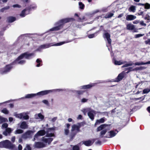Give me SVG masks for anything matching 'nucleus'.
Segmentation results:
<instances>
[{
	"mask_svg": "<svg viewBox=\"0 0 150 150\" xmlns=\"http://www.w3.org/2000/svg\"><path fill=\"white\" fill-rule=\"evenodd\" d=\"M111 129L110 125L103 124L101 125L97 129V131H102L100 133V138L106 137L110 138L115 136L117 132L112 130L109 131Z\"/></svg>",
	"mask_w": 150,
	"mask_h": 150,
	"instance_id": "nucleus-1",
	"label": "nucleus"
},
{
	"mask_svg": "<svg viewBox=\"0 0 150 150\" xmlns=\"http://www.w3.org/2000/svg\"><path fill=\"white\" fill-rule=\"evenodd\" d=\"M54 130V128H51L48 129L47 131V134L46 135V136L43 137L42 138V141L44 142L45 143L40 142H35V143L34 146L36 148H42L45 146L46 145L45 143H48V144H49L51 143L53 139L51 138H47L46 137L54 136V135L53 133H50L51 131H53Z\"/></svg>",
	"mask_w": 150,
	"mask_h": 150,
	"instance_id": "nucleus-2",
	"label": "nucleus"
},
{
	"mask_svg": "<svg viewBox=\"0 0 150 150\" xmlns=\"http://www.w3.org/2000/svg\"><path fill=\"white\" fill-rule=\"evenodd\" d=\"M34 54L33 53H23L19 56L13 62V64H23L25 63V61L24 60H22V59L24 58L27 59H29Z\"/></svg>",
	"mask_w": 150,
	"mask_h": 150,
	"instance_id": "nucleus-3",
	"label": "nucleus"
},
{
	"mask_svg": "<svg viewBox=\"0 0 150 150\" xmlns=\"http://www.w3.org/2000/svg\"><path fill=\"white\" fill-rule=\"evenodd\" d=\"M74 19L72 18H66L59 21L57 23V24L58 26L53 28L50 29L51 31H57L60 29L62 25L64 23L72 21Z\"/></svg>",
	"mask_w": 150,
	"mask_h": 150,
	"instance_id": "nucleus-4",
	"label": "nucleus"
},
{
	"mask_svg": "<svg viewBox=\"0 0 150 150\" xmlns=\"http://www.w3.org/2000/svg\"><path fill=\"white\" fill-rule=\"evenodd\" d=\"M14 147V145L8 140H6L0 142V147L12 149Z\"/></svg>",
	"mask_w": 150,
	"mask_h": 150,
	"instance_id": "nucleus-5",
	"label": "nucleus"
},
{
	"mask_svg": "<svg viewBox=\"0 0 150 150\" xmlns=\"http://www.w3.org/2000/svg\"><path fill=\"white\" fill-rule=\"evenodd\" d=\"M83 112L86 115L87 112H88V115L89 117L93 120L94 119V116L96 114L95 111L90 108H87L83 109Z\"/></svg>",
	"mask_w": 150,
	"mask_h": 150,
	"instance_id": "nucleus-6",
	"label": "nucleus"
},
{
	"mask_svg": "<svg viewBox=\"0 0 150 150\" xmlns=\"http://www.w3.org/2000/svg\"><path fill=\"white\" fill-rule=\"evenodd\" d=\"M13 64L12 63L11 64L7 65L1 69L0 70V73L2 74H4L9 72L13 67L12 66Z\"/></svg>",
	"mask_w": 150,
	"mask_h": 150,
	"instance_id": "nucleus-7",
	"label": "nucleus"
},
{
	"mask_svg": "<svg viewBox=\"0 0 150 150\" xmlns=\"http://www.w3.org/2000/svg\"><path fill=\"white\" fill-rule=\"evenodd\" d=\"M14 115L16 117L21 119H23L25 120H28L29 118L27 113L24 112L19 114L15 113Z\"/></svg>",
	"mask_w": 150,
	"mask_h": 150,
	"instance_id": "nucleus-8",
	"label": "nucleus"
},
{
	"mask_svg": "<svg viewBox=\"0 0 150 150\" xmlns=\"http://www.w3.org/2000/svg\"><path fill=\"white\" fill-rule=\"evenodd\" d=\"M62 90V89H57L56 90H46L44 91H42L36 93L37 95H40V96H43L44 95H45L49 93H50L52 92L53 91H60Z\"/></svg>",
	"mask_w": 150,
	"mask_h": 150,
	"instance_id": "nucleus-9",
	"label": "nucleus"
},
{
	"mask_svg": "<svg viewBox=\"0 0 150 150\" xmlns=\"http://www.w3.org/2000/svg\"><path fill=\"white\" fill-rule=\"evenodd\" d=\"M80 127L79 125H74L72 126L71 132L74 136L79 132Z\"/></svg>",
	"mask_w": 150,
	"mask_h": 150,
	"instance_id": "nucleus-10",
	"label": "nucleus"
},
{
	"mask_svg": "<svg viewBox=\"0 0 150 150\" xmlns=\"http://www.w3.org/2000/svg\"><path fill=\"white\" fill-rule=\"evenodd\" d=\"M45 132L44 130H42L38 131L34 135L33 141H34L36 139L38 138L39 137L42 136L45 134Z\"/></svg>",
	"mask_w": 150,
	"mask_h": 150,
	"instance_id": "nucleus-11",
	"label": "nucleus"
},
{
	"mask_svg": "<svg viewBox=\"0 0 150 150\" xmlns=\"http://www.w3.org/2000/svg\"><path fill=\"white\" fill-rule=\"evenodd\" d=\"M95 141L94 139H92L91 140L83 141L82 143V144H84L86 146H90L93 144Z\"/></svg>",
	"mask_w": 150,
	"mask_h": 150,
	"instance_id": "nucleus-12",
	"label": "nucleus"
},
{
	"mask_svg": "<svg viewBox=\"0 0 150 150\" xmlns=\"http://www.w3.org/2000/svg\"><path fill=\"white\" fill-rule=\"evenodd\" d=\"M35 132L34 131H28L24 134L23 137L25 138L31 137Z\"/></svg>",
	"mask_w": 150,
	"mask_h": 150,
	"instance_id": "nucleus-13",
	"label": "nucleus"
},
{
	"mask_svg": "<svg viewBox=\"0 0 150 150\" xmlns=\"http://www.w3.org/2000/svg\"><path fill=\"white\" fill-rule=\"evenodd\" d=\"M104 37L105 38L108 43V44L110 45L111 42V40L110 39V35L108 33H105L104 34Z\"/></svg>",
	"mask_w": 150,
	"mask_h": 150,
	"instance_id": "nucleus-14",
	"label": "nucleus"
},
{
	"mask_svg": "<svg viewBox=\"0 0 150 150\" xmlns=\"http://www.w3.org/2000/svg\"><path fill=\"white\" fill-rule=\"evenodd\" d=\"M113 63L115 65H120L126 63V62L123 60H115Z\"/></svg>",
	"mask_w": 150,
	"mask_h": 150,
	"instance_id": "nucleus-15",
	"label": "nucleus"
},
{
	"mask_svg": "<svg viewBox=\"0 0 150 150\" xmlns=\"http://www.w3.org/2000/svg\"><path fill=\"white\" fill-rule=\"evenodd\" d=\"M125 73L124 72H122L119 74L117 77V79L116 81L118 82L121 80L124 77L125 75Z\"/></svg>",
	"mask_w": 150,
	"mask_h": 150,
	"instance_id": "nucleus-16",
	"label": "nucleus"
},
{
	"mask_svg": "<svg viewBox=\"0 0 150 150\" xmlns=\"http://www.w3.org/2000/svg\"><path fill=\"white\" fill-rule=\"evenodd\" d=\"M12 130L11 128H8L3 132V134L5 136H7L8 135H9Z\"/></svg>",
	"mask_w": 150,
	"mask_h": 150,
	"instance_id": "nucleus-17",
	"label": "nucleus"
},
{
	"mask_svg": "<svg viewBox=\"0 0 150 150\" xmlns=\"http://www.w3.org/2000/svg\"><path fill=\"white\" fill-rule=\"evenodd\" d=\"M35 118L36 119H40L41 120H42L44 118V116L41 113H39L36 114L35 115Z\"/></svg>",
	"mask_w": 150,
	"mask_h": 150,
	"instance_id": "nucleus-18",
	"label": "nucleus"
},
{
	"mask_svg": "<svg viewBox=\"0 0 150 150\" xmlns=\"http://www.w3.org/2000/svg\"><path fill=\"white\" fill-rule=\"evenodd\" d=\"M105 121V118L104 117L102 118L99 120H97L95 124V125H99L100 123H103Z\"/></svg>",
	"mask_w": 150,
	"mask_h": 150,
	"instance_id": "nucleus-19",
	"label": "nucleus"
},
{
	"mask_svg": "<svg viewBox=\"0 0 150 150\" xmlns=\"http://www.w3.org/2000/svg\"><path fill=\"white\" fill-rule=\"evenodd\" d=\"M20 127L22 129H25L27 128L28 127V125L25 122L23 121L21 122Z\"/></svg>",
	"mask_w": 150,
	"mask_h": 150,
	"instance_id": "nucleus-20",
	"label": "nucleus"
},
{
	"mask_svg": "<svg viewBox=\"0 0 150 150\" xmlns=\"http://www.w3.org/2000/svg\"><path fill=\"white\" fill-rule=\"evenodd\" d=\"M36 96V93L29 94L26 95L24 97H23L22 98H30L35 97Z\"/></svg>",
	"mask_w": 150,
	"mask_h": 150,
	"instance_id": "nucleus-21",
	"label": "nucleus"
},
{
	"mask_svg": "<svg viewBox=\"0 0 150 150\" xmlns=\"http://www.w3.org/2000/svg\"><path fill=\"white\" fill-rule=\"evenodd\" d=\"M50 46L49 44H46L42 45L37 50L38 51H40L42 49L46 48L49 47Z\"/></svg>",
	"mask_w": 150,
	"mask_h": 150,
	"instance_id": "nucleus-22",
	"label": "nucleus"
},
{
	"mask_svg": "<svg viewBox=\"0 0 150 150\" xmlns=\"http://www.w3.org/2000/svg\"><path fill=\"white\" fill-rule=\"evenodd\" d=\"M150 64V61H148L146 62H137L135 63V64L137 65H144L146 64Z\"/></svg>",
	"mask_w": 150,
	"mask_h": 150,
	"instance_id": "nucleus-23",
	"label": "nucleus"
},
{
	"mask_svg": "<svg viewBox=\"0 0 150 150\" xmlns=\"http://www.w3.org/2000/svg\"><path fill=\"white\" fill-rule=\"evenodd\" d=\"M93 85L92 84H88L86 85H84L81 86V88L82 89H87L91 88L93 86Z\"/></svg>",
	"mask_w": 150,
	"mask_h": 150,
	"instance_id": "nucleus-24",
	"label": "nucleus"
},
{
	"mask_svg": "<svg viewBox=\"0 0 150 150\" xmlns=\"http://www.w3.org/2000/svg\"><path fill=\"white\" fill-rule=\"evenodd\" d=\"M8 121L7 119L2 117L0 116V124Z\"/></svg>",
	"mask_w": 150,
	"mask_h": 150,
	"instance_id": "nucleus-25",
	"label": "nucleus"
},
{
	"mask_svg": "<svg viewBox=\"0 0 150 150\" xmlns=\"http://www.w3.org/2000/svg\"><path fill=\"white\" fill-rule=\"evenodd\" d=\"M28 9L27 8L23 10L20 14V16L21 17H25L26 14L25 13V12Z\"/></svg>",
	"mask_w": 150,
	"mask_h": 150,
	"instance_id": "nucleus-26",
	"label": "nucleus"
},
{
	"mask_svg": "<svg viewBox=\"0 0 150 150\" xmlns=\"http://www.w3.org/2000/svg\"><path fill=\"white\" fill-rule=\"evenodd\" d=\"M16 20L15 18L13 17H10L8 18V22H12Z\"/></svg>",
	"mask_w": 150,
	"mask_h": 150,
	"instance_id": "nucleus-27",
	"label": "nucleus"
},
{
	"mask_svg": "<svg viewBox=\"0 0 150 150\" xmlns=\"http://www.w3.org/2000/svg\"><path fill=\"white\" fill-rule=\"evenodd\" d=\"M113 15V14L112 13H109L106 14L104 16L105 18H109L112 17Z\"/></svg>",
	"mask_w": 150,
	"mask_h": 150,
	"instance_id": "nucleus-28",
	"label": "nucleus"
},
{
	"mask_svg": "<svg viewBox=\"0 0 150 150\" xmlns=\"http://www.w3.org/2000/svg\"><path fill=\"white\" fill-rule=\"evenodd\" d=\"M23 130L21 129H18L16 130L15 132V134H21L23 132Z\"/></svg>",
	"mask_w": 150,
	"mask_h": 150,
	"instance_id": "nucleus-29",
	"label": "nucleus"
},
{
	"mask_svg": "<svg viewBox=\"0 0 150 150\" xmlns=\"http://www.w3.org/2000/svg\"><path fill=\"white\" fill-rule=\"evenodd\" d=\"M9 6H7L4 8H1L0 10V11L1 12H4L5 10L8 9L9 8Z\"/></svg>",
	"mask_w": 150,
	"mask_h": 150,
	"instance_id": "nucleus-30",
	"label": "nucleus"
},
{
	"mask_svg": "<svg viewBox=\"0 0 150 150\" xmlns=\"http://www.w3.org/2000/svg\"><path fill=\"white\" fill-rule=\"evenodd\" d=\"M150 91V89L149 88H146L144 89L143 90V93H148Z\"/></svg>",
	"mask_w": 150,
	"mask_h": 150,
	"instance_id": "nucleus-31",
	"label": "nucleus"
},
{
	"mask_svg": "<svg viewBox=\"0 0 150 150\" xmlns=\"http://www.w3.org/2000/svg\"><path fill=\"white\" fill-rule=\"evenodd\" d=\"M68 42H60L59 43H57V44H54L53 45H52V46H59L62 45V44H64V43H67Z\"/></svg>",
	"mask_w": 150,
	"mask_h": 150,
	"instance_id": "nucleus-32",
	"label": "nucleus"
},
{
	"mask_svg": "<svg viewBox=\"0 0 150 150\" xmlns=\"http://www.w3.org/2000/svg\"><path fill=\"white\" fill-rule=\"evenodd\" d=\"M144 8L146 9H149L150 8V4L148 3H146L145 4Z\"/></svg>",
	"mask_w": 150,
	"mask_h": 150,
	"instance_id": "nucleus-33",
	"label": "nucleus"
},
{
	"mask_svg": "<svg viewBox=\"0 0 150 150\" xmlns=\"http://www.w3.org/2000/svg\"><path fill=\"white\" fill-rule=\"evenodd\" d=\"M8 127V124L6 123H4L2 124L1 126V128L2 129L4 128L6 129Z\"/></svg>",
	"mask_w": 150,
	"mask_h": 150,
	"instance_id": "nucleus-34",
	"label": "nucleus"
},
{
	"mask_svg": "<svg viewBox=\"0 0 150 150\" xmlns=\"http://www.w3.org/2000/svg\"><path fill=\"white\" fill-rule=\"evenodd\" d=\"M79 6L80 9H83L84 8V5L82 2H80L79 3Z\"/></svg>",
	"mask_w": 150,
	"mask_h": 150,
	"instance_id": "nucleus-35",
	"label": "nucleus"
},
{
	"mask_svg": "<svg viewBox=\"0 0 150 150\" xmlns=\"http://www.w3.org/2000/svg\"><path fill=\"white\" fill-rule=\"evenodd\" d=\"M1 112L5 114H7L8 113V111L5 108L2 110H1Z\"/></svg>",
	"mask_w": 150,
	"mask_h": 150,
	"instance_id": "nucleus-36",
	"label": "nucleus"
},
{
	"mask_svg": "<svg viewBox=\"0 0 150 150\" xmlns=\"http://www.w3.org/2000/svg\"><path fill=\"white\" fill-rule=\"evenodd\" d=\"M42 61L40 60L39 59H37L36 60V62L38 63V64L37 65L36 67H40V62H41Z\"/></svg>",
	"mask_w": 150,
	"mask_h": 150,
	"instance_id": "nucleus-37",
	"label": "nucleus"
},
{
	"mask_svg": "<svg viewBox=\"0 0 150 150\" xmlns=\"http://www.w3.org/2000/svg\"><path fill=\"white\" fill-rule=\"evenodd\" d=\"M144 18L145 20H146L148 21L147 22H150V16H149L148 15H146V17Z\"/></svg>",
	"mask_w": 150,
	"mask_h": 150,
	"instance_id": "nucleus-38",
	"label": "nucleus"
},
{
	"mask_svg": "<svg viewBox=\"0 0 150 150\" xmlns=\"http://www.w3.org/2000/svg\"><path fill=\"white\" fill-rule=\"evenodd\" d=\"M96 33H93V34H90L88 35V38H91L93 37H94L95 35H96Z\"/></svg>",
	"mask_w": 150,
	"mask_h": 150,
	"instance_id": "nucleus-39",
	"label": "nucleus"
},
{
	"mask_svg": "<svg viewBox=\"0 0 150 150\" xmlns=\"http://www.w3.org/2000/svg\"><path fill=\"white\" fill-rule=\"evenodd\" d=\"M36 8V6L35 5L31 6L29 8H27L28 10H30V9H34Z\"/></svg>",
	"mask_w": 150,
	"mask_h": 150,
	"instance_id": "nucleus-40",
	"label": "nucleus"
},
{
	"mask_svg": "<svg viewBox=\"0 0 150 150\" xmlns=\"http://www.w3.org/2000/svg\"><path fill=\"white\" fill-rule=\"evenodd\" d=\"M144 43L146 45H150V39H148L144 41Z\"/></svg>",
	"mask_w": 150,
	"mask_h": 150,
	"instance_id": "nucleus-41",
	"label": "nucleus"
},
{
	"mask_svg": "<svg viewBox=\"0 0 150 150\" xmlns=\"http://www.w3.org/2000/svg\"><path fill=\"white\" fill-rule=\"evenodd\" d=\"M42 102L47 105H49V103L48 100H44L42 101Z\"/></svg>",
	"mask_w": 150,
	"mask_h": 150,
	"instance_id": "nucleus-42",
	"label": "nucleus"
},
{
	"mask_svg": "<svg viewBox=\"0 0 150 150\" xmlns=\"http://www.w3.org/2000/svg\"><path fill=\"white\" fill-rule=\"evenodd\" d=\"M139 23L140 25L144 26H146V24L144 23V21H140Z\"/></svg>",
	"mask_w": 150,
	"mask_h": 150,
	"instance_id": "nucleus-43",
	"label": "nucleus"
},
{
	"mask_svg": "<svg viewBox=\"0 0 150 150\" xmlns=\"http://www.w3.org/2000/svg\"><path fill=\"white\" fill-rule=\"evenodd\" d=\"M126 20L127 21H131V15H128L126 16Z\"/></svg>",
	"mask_w": 150,
	"mask_h": 150,
	"instance_id": "nucleus-44",
	"label": "nucleus"
},
{
	"mask_svg": "<svg viewBox=\"0 0 150 150\" xmlns=\"http://www.w3.org/2000/svg\"><path fill=\"white\" fill-rule=\"evenodd\" d=\"M144 35V34H136L135 35V38H138L140 37H142Z\"/></svg>",
	"mask_w": 150,
	"mask_h": 150,
	"instance_id": "nucleus-45",
	"label": "nucleus"
},
{
	"mask_svg": "<svg viewBox=\"0 0 150 150\" xmlns=\"http://www.w3.org/2000/svg\"><path fill=\"white\" fill-rule=\"evenodd\" d=\"M131 65V64L130 63H126L123 65L122 66V67H128L129 66H130Z\"/></svg>",
	"mask_w": 150,
	"mask_h": 150,
	"instance_id": "nucleus-46",
	"label": "nucleus"
},
{
	"mask_svg": "<svg viewBox=\"0 0 150 150\" xmlns=\"http://www.w3.org/2000/svg\"><path fill=\"white\" fill-rule=\"evenodd\" d=\"M73 150H79V147L77 145L74 146L73 148Z\"/></svg>",
	"mask_w": 150,
	"mask_h": 150,
	"instance_id": "nucleus-47",
	"label": "nucleus"
},
{
	"mask_svg": "<svg viewBox=\"0 0 150 150\" xmlns=\"http://www.w3.org/2000/svg\"><path fill=\"white\" fill-rule=\"evenodd\" d=\"M127 29L128 30H130L131 29V25L130 24H128L127 25Z\"/></svg>",
	"mask_w": 150,
	"mask_h": 150,
	"instance_id": "nucleus-48",
	"label": "nucleus"
},
{
	"mask_svg": "<svg viewBox=\"0 0 150 150\" xmlns=\"http://www.w3.org/2000/svg\"><path fill=\"white\" fill-rule=\"evenodd\" d=\"M13 7L14 8L17 7V8H20L21 7V6L18 4L14 5L13 6Z\"/></svg>",
	"mask_w": 150,
	"mask_h": 150,
	"instance_id": "nucleus-49",
	"label": "nucleus"
},
{
	"mask_svg": "<svg viewBox=\"0 0 150 150\" xmlns=\"http://www.w3.org/2000/svg\"><path fill=\"white\" fill-rule=\"evenodd\" d=\"M74 92H76L78 94H81L83 93V92L82 91H75Z\"/></svg>",
	"mask_w": 150,
	"mask_h": 150,
	"instance_id": "nucleus-50",
	"label": "nucleus"
},
{
	"mask_svg": "<svg viewBox=\"0 0 150 150\" xmlns=\"http://www.w3.org/2000/svg\"><path fill=\"white\" fill-rule=\"evenodd\" d=\"M69 131L68 129H66L64 130L65 134L66 135H67L69 133Z\"/></svg>",
	"mask_w": 150,
	"mask_h": 150,
	"instance_id": "nucleus-51",
	"label": "nucleus"
},
{
	"mask_svg": "<svg viewBox=\"0 0 150 150\" xmlns=\"http://www.w3.org/2000/svg\"><path fill=\"white\" fill-rule=\"evenodd\" d=\"M87 99L85 98H83L81 99V102L82 103H84L87 102Z\"/></svg>",
	"mask_w": 150,
	"mask_h": 150,
	"instance_id": "nucleus-52",
	"label": "nucleus"
},
{
	"mask_svg": "<svg viewBox=\"0 0 150 150\" xmlns=\"http://www.w3.org/2000/svg\"><path fill=\"white\" fill-rule=\"evenodd\" d=\"M135 6H132V12H134L135 11Z\"/></svg>",
	"mask_w": 150,
	"mask_h": 150,
	"instance_id": "nucleus-53",
	"label": "nucleus"
},
{
	"mask_svg": "<svg viewBox=\"0 0 150 150\" xmlns=\"http://www.w3.org/2000/svg\"><path fill=\"white\" fill-rule=\"evenodd\" d=\"M57 117H54L52 119H51V121L52 122H55L56 120L57 119Z\"/></svg>",
	"mask_w": 150,
	"mask_h": 150,
	"instance_id": "nucleus-54",
	"label": "nucleus"
},
{
	"mask_svg": "<svg viewBox=\"0 0 150 150\" xmlns=\"http://www.w3.org/2000/svg\"><path fill=\"white\" fill-rule=\"evenodd\" d=\"M26 148L28 150H31V147L29 145H27L26 146Z\"/></svg>",
	"mask_w": 150,
	"mask_h": 150,
	"instance_id": "nucleus-55",
	"label": "nucleus"
},
{
	"mask_svg": "<svg viewBox=\"0 0 150 150\" xmlns=\"http://www.w3.org/2000/svg\"><path fill=\"white\" fill-rule=\"evenodd\" d=\"M139 23V21L138 20H135L133 22V23L134 24H137Z\"/></svg>",
	"mask_w": 150,
	"mask_h": 150,
	"instance_id": "nucleus-56",
	"label": "nucleus"
},
{
	"mask_svg": "<svg viewBox=\"0 0 150 150\" xmlns=\"http://www.w3.org/2000/svg\"><path fill=\"white\" fill-rule=\"evenodd\" d=\"M22 146L20 144L18 146V150H22Z\"/></svg>",
	"mask_w": 150,
	"mask_h": 150,
	"instance_id": "nucleus-57",
	"label": "nucleus"
},
{
	"mask_svg": "<svg viewBox=\"0 0 150 150\" xmlns=\"http://www.w3.org/2000/svg\"><path fill=\"white\" fill-rule=\"evenodd\" d=\"M15 139V136L13 137L11 139V141L13 142H14Z\"/></svg>",
	"mask_w": 150,
	"mask_h": 150,
	"instance_id": "nucleus-58",
	"label": "nucleus"
},
{
	"mask_svg": "<svg viewBox=\"0 0 150 150\" xmlns=\"http://www.w3.org/2000/svg\"><path fill=\"white\" fill-rule=\"evenodd\" d=\"M143 14H144V12L143 11H141L138 13V15H139V16H140V15L143 16Z\"/></svg>",
	"mask_w": 150,
	"mask_h": 150,
	"instance_id": "nucleus-59",
	"label": "nucleus"
},
{
	"mask_svg": "<svg viewBox=\"0 0 150 150\" xmlns=\"http://www.w3.org/2000/svg\"><path fill=\"white\" fill-rule=\"evenodd\" d=\"M8 120L9 122H11L13 120V118L12 117H10L9 118Z\"/></svg>",
	"mask_w": 150,
	"mask_h": 150,
	"instance_id": "nucleus-60",
	"label": "nucleus"
},
{
	"mask_svg": "<svg viewBox=\"0 0 150 150\" xmlns=\"http://www.w3.org/2000/svg\"><path fill=\"white\" fill-rule=\"evenodd\" d=\"M82 117V116L81 115H79L77 117V119H81Z\"/></svg>",
	"mask_w": 150,
	"mask_h": 150,
	"instance_id": "nucleus-61",
	"label": "nucleus"
},
{
	"mask_svg": "<svg viewBox=\"0 0 150 150\" xmlns=\"http://www.w3.org/2000/svg\"><path fill=\"white\" fill-rule=\"evenodd\" d=\"M8 102H9V101H6L4 102H3V103H0V106L2 104H4V103H8Z\"/></svg>",
	"mask_w": 150,
	"mask_h": 150,
	"instance_id": "nucleus-62",
	"label": "nucleus"
},
{
	"mask_svg": "<svg viewBox=\"0 0 150 150\" xmlns=\"http://www.w3.org/2000/svg\"><path fill=\"white\" fill-rule=\"evenodd\" d=\"M136 18V17L135 16L132 15V20H134Z\"/></svg>",
	"mask_w": 150,
	"mask_h": 150,
	"instance_id": "nucleus-63",
	"label": "nucleus"
},
{
	"mask_svg": "<svg viewBox=\"0 0 150 150\" xmlns=\"http://www.w3.org/2000/svg\"><path fill=\"white\" fill-rule=\"evenodd\" d=\"M123 16V13L121 14L118 16V18H120L121 17H122Z\"/></svg>",
	"mask_w": 150,
	"mask_h": 150,
	"instance_id": "nucleus-64",
	"label": "nucleus"
}]
</instances>
